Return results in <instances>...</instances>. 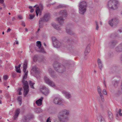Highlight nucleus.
<instances>
[{
  "instance_id": "50",
  "label": "nucleus",
  "mask_w": 122,
  "mask_h": 122,
  "mask_svg": "<svg viewBox=\"0 0 122 122\" xmlns=\"http://www.w3.org/2000/svg\"><path fill=\"white\" fill-rule=\"evenodd\" d=\"M18 17L20 19H22V16L20 15H19L18 16Z\"/></svg>"
},
{
  "instance_id": "14",
  "label": "nucleus",
  "mask_w": 122,
  "mask_h": 122,
  "mask_svg": "<svg viewBox=\"0 0 122 122\" xmlns=\"http://www.w3.org/2000/svg\"><path fill=\"white\" fill-rule=\"evenodd\" d=\"M62 93L64 95L65 97L67 99H69L71 97V96L69 93L65 91H62Z\"/></svg>"
},
{
  "instance_id": "15",
  "label": "nucleus",
  "mask_w": 122,
  "mask_h": 122,
  "mask_svg": "<svg viewBox=\"0 0 122 122\" xmlns=\"http://www.w3.org/2000/svg\"><path fill=\"white\" fill-rule=\"evenodd\" d=\"M97 61L99 68L101 70V69L103 67V65L101 60L99 58L97 59Z\"/></svg>"
},
{
  "instance_id": "18",
  "label": "nucleus",
  "mask_w": 122,
  "mask_h": 122,
  "mask_svg": "<svg viewBox=\"0 0 122 122\" xmlns=\"http://www.w3.org/2000/svg\"><path fill=\"white\" fill-rule=\"evenodd\" d=\"M56 20L61 25H62L64 23V19L62 17L60 16L58 17Z\"/></svg>"
},
{
  "instance_id": "6",
  "label": "nucleus",
  "mask_w": 122,
  "mask_h": 122,
  "mask_svg": "<svg viewBox=\"0 0 122 122\" xmlns=\"http://www.w3.org/2000/svg\"><path fill=\"white\" fill-rule=\"evenodd\" d=\"M44 79L45 82L50 86L54 87L56 85L54 83L49 79L46 76H45Z\"/></svg>"
},
{
  "instance_id": "63",
  "label": "nucleus",
  "mask_w": 122,
  "mask_h": 122,
  "mask_svg": "<svg viewBox=\"0 0 122 122\" xmlns=\"http://www.w3.org/2000/svg\"><path fill=\"white\" fill-rule=\"evenodd\" d=\"M118 117V114H117V115H116V119H117V117Z\"/></svg>"
},
{
  "instance_id": "55",
  "label": "nucleus",
  "mask_w": 122,
  "mask_h": 122,
  "mask_svg": "<svg viewBox=\"0 0 122 122\" xmlns=\"http://www.w3.org/2000/svg\"><path fill=\"white\" fill-rule=\"evenodd\" d=\"M118 114L119 115L121 116H122V113L121 112H118Z\"/></svg>"
},
{
  "instance_id": "19",
  "label": "nucleus",
  "mask_w": 122,
  "mask_h": 122,
  "mask_svg": "<svg viewBox=\"0 0 122 122\" xmlns=\"http://www.w3.org/2000/svg\"><path fill=\"white\" fill-rule=\"evenodd\" d=\"M52 26L55 29L58 30H60L61 29L60 26L58 25H56L54 23H52L51 24Z\"/></svg>"
},
{
  "instance_id": "60",
  "label": "nucleus",
  "mask_w": 122,
  "mask_h": 122,
  "mask_svg": "<svg viewBox=\"0 0 122 122\" xmlns=\"http://www.w3.org/2000/svg\"><path fill=\"white\" fill-rule=\"evenodd\" d=\"M7 83L6 82H4V85L5 86H6L7 85Z\"/></svg>"
},
{
  "instance_id": "20",
  "label": "nucleus",
  "mask_w": 122,
  "mask_h": 122,
  "mask_svg": "<svg viewBox=\"0 0 122 122\" xmlns=\"http://www.w3.org/2000/svg\"><path fill=\"white\" fill-rule=\"evenodd\" d=\"M60 15L64 17H66L67 15L66 10H61L59 12Z\"/></svg>"
},
{
  "instance_id": "37",
  "label": "nucleus",
  "mask_w": 122,
  "mask_h": 122,
  "mask_svg": "<svg viewBox=\"0 0 122 122\" xmlns=\"http://www.w3.org/2000/svg\"><path fill=\"white\" fill-rule=\"evenodd\" d=\"M95 22L96 23V29L97 30H98V29L99 27L98 26V21L97 20L95 21Z\"/></svg>"
},
{
  "instance_id": "4",
  "label": "nucleus",
  "mask_w": 122,
  "mask_h": 122,
  "mask_svg": "<svg viewBox=\"0 0 122 122\" xmlns=\"http://www.w3.org/2000/svg\"><path fill=\"white\" fill-rule=\"evenodd\" d=\"M53 102L54 103L60 105H63L64 103V100L62 98L58 97H55L54 99Z\"/></svg>"
},
{
  "instance_id": "2",
  "label": "nucleus",
  "mask_w": 122,
  "mask_h": 122,
  "mask_svg": "<svg viewBox=\"0 0 122 122\" xmlns=\"http://www.w3.org/2000/svg\"><path fill=\"white\" fill-rule=\"evenodd\" d=\"M119 4L118 0H110L108 2V8L109 9L116 10L118 8Z\"/></svg>"
},
{
  "instance_id": "34",
  "label": "nucleus",
  "mask_w": 122,
  "mask_h": 122,
  "mask_svg": "<svg viewBox=\"0 0 122 122\" xmlns=\"http://www.w3.org/2000/svg\"><path fill=\"white\" fill-rule=\"evenodd\" d=\"M65 7V6L63 5L59 4L58 6H56V8L58 9L61 8H62Z\"/></svg>"
},
{
  "instance_id": "54",
  "label": "nucleus",
  "mask_w": 122,
  "mask_h": 122,
  "mask_svg": "<svg viewBox=\"0 0 122 122\" xmlns=\"http://www.w3.org/2000/svg\"><path fill=\"white\" fill-rule=\"evenodd\" d=\"M4 2V0H0V3L1 4H3Z\"/></svg>"
},
{
  "instance_id": "30",
  "label": "nucleus",
  "mask_w": 122,
  "mask_h": 122,
  "mask_svg": "<svg viewBox=\"0 0 122 122\" xmlns=\"http://www.w3.org/2000/svg\"><path fill=\"white\" fill-rule=\"evenodd\" d=\"M17 100L18 101H19L20 102V105H21L22 103V97L20 96L18 97L17 98Z\"/></svg>"
},
{
  "instance_id": "58",
  "label": "nucleus",
  "mask_w": 122,
  "mask_h": 122,
  "mask_svg": "<svg viewBox=\"0 0 122 122\" xmlns=\"http://www.w3.org/2000/svg\"><path fill=\"white\" fill-rule=\"evenodd\" d=\"M34 60H36V56H34Z\"/></svg>"
},
{
  "instance_id": "23",
  "label": "nucleus",
  "mask_w": 122,
  "mask_h": 122,
  "mask_svg": "<svg viewBox=\"0 0 122 122\" xmlns=\"http://www.w3.org/2000/svg\"><path fill=\"white\" fill-rule=\"evenodd\" d=\"M20 113V110L18 109H17L16 110L15 113L14 117V120H16L17 118Z\"/></svg>"
},
{
  "instance_id": "21",
  "label": "nucleus",
  "mask_w": 122,
  "mask_h": 122,
  "mask_svg": "<svg viewBox=\"0 0 122 122\" xmlns=\"http://www.w3.org/2000/svg\"><path fill=\"white\" fill-rule=\"evenodd\" d=\"M43 99V97H41L40 98L36 101V104L38 106H41L42 104V101Z\"/></svg>"
},
{
  "instance_id": "64",
  "label": "nucleus",
  "mask_w": 122,
  "mask_h": 122,
  "mask_svg": "<svg viewBox=\"0 0 122 122\" xmlns=\"http://www.w3.org/2000/svg\"><path fill=\"white\" fill-rule=\"evenodd\" d=\"M121 61L122 62V54L121 55Z\"/></svg>"
},
{
  "instance_id": "17",
  "label": "nucleus",
  "mask_w": 122,
  "mask_h": 122,
  "mask_svg": "<svg viewBox=\"0 0 122 122\" xmlns=\"http://www.w3.org/2000/svg\"><path fill=\"white\" fill-rule=\"evenodd\" d=\"M33 115H32V116L30 117H29L28 116L24 117L23 118L21 122H28L30 119V118H33Z\"/></svg>"
},
{
  "instance_id": "11",
  "label": "nucleus",
  "mask_w": 122,
  "mask_h": 122,
  "mask_svg": "<svg viewBox=\"0 0 122 122\" xmlns=\"http://www.w3.org/2000/svg\"><path fill=\"white\" fill-rule=\"evenodd\" d=\"M50 14L48 13L45 14L43 17L41 18L42 19V20L44 21H47L50 19Z\"/></svg>"
},
{
  "instance_id": "51",
  "label": "nucleus",
  "mask_w": 122,
  "mask_h": 122,
  "mask_svg": "<svg viewBox=\"0 0 122 122\" xmlns=\"http://www.w3.org/2000/svg\"><path fill=\"white\" fill-rule=\"evenodd\" d=\"M11 30V29H10V28H9L7 30V32L8 33Z\"/></svg>"
},
{
  "instance_id": "36",
  "label": "nucleus",
  "mask_w": 122,
  "mask_h": 122,
  "mask_svg": "<svg viewBox=\"0 0 122 122\" xmlns=\"http://www.w3.org/2000/svg\"><path fill=\"white\" fill-rule=\"evenodd\" d=\"M15 67L16 69V71L17 72L19 73L21 72V71L20 69V68H18V66H15Z\"/></svg>"
},
{
  "instance_id": "32",
  "label": "nucleus",
  "mask_w": 122,
  "mask_h": 122,
  "mask_svg": "<svg viewBox=\"0 0 122 122\" xmlns=\"http://www.w3.org/2000/svg\"><path fill=\"white\" fill-rule=\"evenodd\" d=\"M40 11V9L38 7H37L36 8V15L38 16L39 14V12Z\"/></svg>"
},
{
  "instance_id": "44",
  "label": "nucleus",
  "mask_w": 122,
  "mask_h": 122,
  "mask_svg": "<svg viewBox=\"0 0 122 122\" xmlns=\"http://www.w3.org/2000/svg\"><path fill=\"white\" fill-rule=\"evenodd\" d=\"M22 90V88H19L18 90L19 92V95H21L22 94V93L21 92V91Z\"/></svg>"
},
{
  "instance_id": "8",
  "label": "nucleus",
  "mask_w": 122,
  "mask_h": 122,
  "mask_svg": "<svg viewBox=\"0 0 122 122\" xmlns=\"http://www.w3.org/2000/svg\"><path fill=\"white\" fill-rule=\"evenodd\" d=\"M118 20L116 18L112 19L109 21V25L111 26L116 25L118 22Z\"/></svg>"
},
{
  "instance_id": "7",
  "label": "nucleus",
  "mask_w": 122,
  "mask_h": 122,
  "mask_svg": "<svg viewBox=\"0 0 122 122\" xmlns=\"http://www.w3.org/2000/svg\"><path fill=\"white\" fill-rule=\"evenodd\" d=\"M41 91L46 96H47L49 93V91L48 88L45 86H43L41 88Z\"/></svg>"
},
{
  "instance_id": "46",
  "label": "nucleus",
  "mask_w": 122,
  "mask_h": 122,
  "mask_svg": "<svg viewBox=\"0 0 122 122\" xmlns=\"http://www.w3.org/2000/svg\"><path fill=\"white\" fill-rule=\"evenodd\" d=\"M21 25L24 27H25V23L23 21H21Z\"/></svg>"
},
{
  "instance_id": "43",
  "label": "nucleus",
  "mask_w": 122,
  "mask_h": 122,
  "mask_svg": "<svg viewBox=\"0 0 122 122\" xmlns=\"http://www.w3.org/2000/svg\"><path fill=\"white\" fill-rule=\"evenodd\" d=\"M102 93L103 94L106 95L107 94V91L106 89H104L102 91Z\"/></svg>"
},
{
  "instance_id": "24",
  "label": "nucleus",
  "mask_w": 122,
  "mask_h": 122,
  "mask_svg": "<svg viewBox=\"0 0 122 122\" xmlns=\"http://www.w3.org/2000/svg\"><path fill=\"white\" fill-rule=\"evenodd\" d=\"M115 49L116 51L117 52H119L122 51V44L119 45L116 47Z\"/></svg>"
},
{
  "instance_id": "52",
  "label": "nucleus",
  "mask_w": 122,
  "mask_h": 122,
  "mask_svg": "<svg viewBox=\"0 0 122 122\" xmlns=\"http://www.w3.org/2000/svg\"><path fill=\"white\" fill-rule=\"evenodd\" d=\"M15 44H18V41H15V42H14V45H15Z\"/></svg>"
},
{
  "instance_id": "28",
  "label": "nucleus",
  "mask_w": 122,
  "mask_h": 122,
  "mask_svg": "<svg viewBox=\"0 0 122 122\" xmlns=\"http://www.w3.org/2000/svg\"><path fill=\"white\" fill-rule=\"evenodd\" d=\"M119 83V81H113L112 82L113 85L115 87H117L118 86Z\"/></svg>"
},
{
  "instance_id": "26",
  "label": "nucleus",
  "mask_w": 122,
  "mask_h": 122,
  "mask_svg": "<svg viewBox=\"0 0 122 122\" xmlns=\"http://www.w3.org/2000/svg\"><path fill=\"white\" fill-rule=\"evenodd\" d=\"M42 19L40 18L39 21V26L40 28H41L43 27V20H42Z\"/></svg>"
},
{
  "instance_id": "59",
  "label": "nucleus",
  "mask_w": 122,
  "mask_h": 122,
  "mask_svg": "<svg viewBox=\"0 0 122 122\" xmlns=\"http://www.w3.org/2000/svg\"><path fill=\"white\" fill-rule=\"evenodd\" d=\"M122 111V110L121 109H120L119 110V111L118 112H121Z\"/></svg>"
},
{
  "instance_id": "61",
  "label": "nucleus",
  "mask_w": 122,
  "mask_h": 122,
  "mask_svg": "<svg viewBox=\"0 0 122 122\" xmlns=\"http://www.w3.org/2000/svg\"><path fill=\"white\" fill-rule=\"evenodd\" d=\"M51 6V5L50 4H48L47 5V6L49 7H50Z\"/></svg>"
},
{
  "instance_id": "48",
  "label": "nucleus",
  "mask_w": 122,
  "mask_h": 122,
  "mask_svg": "<svg viewBox=\"0 0 122 122\" xmlns=\"http://www.w3.org/2000/svg\"><path fill=\"white\" fill-rule=\"evenodd\" d=\"M46 122H51V120L50 117L47 118L46 120Z\"/></svg>"
},
{
  "instance_id": "53",
  "label": "nucleus",
  "mask_w": 122,
  "mask_h": 122,
  "mask_svg": "<svg viewBox=\"0 0 122 122\" xmlns=\"http://www.w3.org/2000/svg\"><path fill=\"white\" fill-rule=\"evenodd\" d=\"M34 9H31V10H30V12H31V13H32L34 11Z\"/></svg>"
},
{
  "instance_id": "38",
  "label": "nucleus",
  "mask_w": 122,
  "mask_h": 122,
  "mask_svg": "<svg viewBox=\"0 0 122 122\" xmlns=\"http://www.w3.org/2000/svg\"><path fill=\"white\" fill-rule=\"evenodd\" d=\"M41 110V109L40 108H36L35 110V111L37 113H39Z\"/></svg>"
},
{
  "instance_id": "42",
  "label": "nucleus",
  "mask_w": 122,
  "mask_h": 122,
  "mask_svg": "<svg viewBox=\"0 0 122 122\" xmlns=\"http://www.w3.org/2000/svg\"><path fill=\"white\" fill-rule=\"evenodd\" d=\"M105 78H103V84L105 86V87H106V82L105 81Z\"/></svg>"
},
{
  "instance_id": "13",
  "label": "nucleus",
  "mask_w": 122,
  "mask_h": 122,
  "mask_svg": "<svg viewBox=\"0 0 122 122\" xmlns=\"http://www.w3.org/2000/svg\"><path fill=\"white\" fill-rule=\"evenodd\" d=\"M97 91L98 94L101 97L102 101H103L104 100V97L102 93V91L101 88L99 86H98L97 87Z\"/></svg>"
},
{
  "instance_id": "62",
  "label": "nucleus",
  "mask_w": 122,
  "mask_h": 122,
  "mask_svg": "<svg viewBox=\"0 0 122 122\" xmlns=\"http://www.w3.org/2000/svg\"><path fill=\"white\" fill-rule=\"evenodd\" d=\"M21 66V65L20 64L18 66V68H20V66Z\"/></svg>"
},
{
  "instance_id": "41",
  "label": "nucleus",
  "mask_w": 122,
  "mask_h": 122,
  "mask_svg": "<svg viewBox=\"0 0 122 122\" xmlns=\"http://www.w3.org/2000/svg\"><path fill=\"white\" fill-rule=\"evenodd\" d=\"M30 17L29 18L30 19H33L35 15H32L30 14L29 15Z\"/></svg>"
},
{
  "instance_id": "22",
  "label": "nucleus",
  "mask_w": 122,
  "mask_h": 122,
  "mask_svg": "<svg viewBox=\"0 0 122 122\" xmlns=\"http://www.w3.org/2000/svg\"><path fill=\"white\" fill-rule=\"evenodd\" d=\"M66 33L71 35H75V34L73 32L70 28L66 27Z\"/></svg>"
},
{
  "instance_id": "40",
  "label": "nucleus",
  "mask_w": 122,
  "mask_h": 122,
  "mask_svg": "<svg viewBox=\"0 0 122 122\" xmlns=\"http://www.w3.org/2000/svg\"><path fill=\"white\" fill-rule=\"evenodd\" d=\"M8 25H11L13 24V23L10 21H9L7 23Z\"/></svg>"
},
{
  "instance_id": "45",
  "label": "nucleus",
  "mask_w": 122,
  "mask_h": 122,
  "mask_svg": "<svg viewBox=\"0 0 122 122\" xmlns=\"http://www.w3.org/2000/svg\"><path fill=\"white\" fill-rule=\"evenodd\" d=\"M7 76L6 75H5L3 76V79L4 80H6L7 79Z\"/></svg>"
},
{
  "instance_id": "31",
  "label": "nucleus",
  "mask_w": 122,
  "mask_h": 122,
  "mask_svg": "<svg viewBox=\"0 0 122 122\" xmlns=\"http://www.w3.org/2000/svg\"><path fill=\"white\" fill-rule=\"evenodd\" d=\"M36 45L38 47V48L40 49L41 46V42L40 41H37L36 42Z\"/></svg>"
},
{
  "instance_id": "57",
  "label": "nucleus",
  "mask_w": 122,
  "mask_h": 122,
  "mask_svg": "<svg viewBox=\"0 0 122 122\" xmlns=\"http://www.w3.org/2000/svg\"><path fill=\"white\" fill-rule=\"evenodd\" d=\"M118 31L121 33L122 32V30H118Z\"/></svg>"
},
{
  "instance_id": "35",
  "label": "nucleus",
  "mask_w": 122,
  "mask_h": 122,
  "mask_svg": "<svg viewBox=\"0 0 122 122\" xmlns=\"http://www.w3.org/2000/svg\"><path fill=\"white\" fill-rule=\"evenodd\" d=\"M39 51L40 52L42 53H45V51L44 48H43L41 47L40 48Z\"/></svg>"
},
{
  "instance_id": "12",
  "label": "nucleus",
  "mask_w": 122,
  "mask_h": 122,
  "mask_svg": "<svg viewBox=\"0 0 122 122\" xmlns=\"http://www.w3.org/2000/svg\"><path fill=\"white\" fill-rule=\"evenodd\" d=\"M107 118L108 120H110L111 121H112L113 120V115L112 113L110 111H108L107 113Z\"/></svg>"
},
{
  "instance_id": "16",
  "label": "nucleus",
  "mask_w": 122,
  "mask_h": 122,
  "mask_svg": "<svg viewBox=\"0 0 122 122\" xmlns=\"http://www.w3.org/2000/svg\"><path fill=\"white\" fill-rule=\"evenodd\" d=\"M39 69L36 66H35L32 69L31 72L36 74H38L39 72Z\"/></svg>"
},
{
  "instance_id": "47",
  "label": "nucleus",
  "mask_w": 122,
  "mask_h": 122,
  "mask_svg": "<svg viewBox=\"0 0 122 122\" xmlns=\"http://www.w3.org/2000/svg\"><path fill=\"white\" fill-rule=\"evenodd\" d=\"M5 97H6L7 98H9L10 97V96L8 93H6L5 95Z\"/></svg>"
},
{
  "instance_id": "29",
  "label": "nucleus",
  "mask_w": 122,
  "mask_h": 122,
  "mask_svg": "<svg viewBox=\"0 0 122 122\" xmlns=\"http://www.w3.org/2000/svg\"><path fill=\"white\" fill-rule=\"evenodd\" d=\"M29 82L31 87L32 88L34 89L35 88L33 86V85L35 84V83L31 81H29Z\"/></svg>"
},
{
  "instance_id": "10",
  "label": "nucleus",
  "mask_w": 122,
  "mask_h": 122,
  "mask_svg": "<svg viewBox=\"0 0 122 122\" xmlns=\"http://www.w3.org/2000/svg\"><path fill=\"white\" fill-rule=\"evenodd\" d=\"M53 45L55 47H59L60 46V43L57 41L56 39H52Z\"/></svg>"
},
{
  "instance_id": "56",
  "label": "nucleus",
  "mask_w": 122,
  "mask_h": 122,
  "mask_svg": "<svg viewBox=\"0 0 122 122\" xmlns=\"http://www.w3.org/2000/svg\"><path fill=\"white\" fill-rule=\"evenodd\" d=\"M15 17H13L12 19V21H14L15 20Z\"/></svg>"
},
{
  "instance_id": "49",
  "label": "nucleus",
  "mask_w": 122,
  "mask_h": 122,
  "mask_svg": "<svg viewBox=\"0 0 122 122\" xmlns=\"http://www.w3.org/2000/svg\"><path fill=\"white\" fill-rule=\"evenodd\" d=\"M12 75L13 77H15V73L14 72H12Z\"/></svg>"
},
{
  "instance_id": "27",
  "label": "nucleus",
  "mask_w": 122,
  "mask_h": 122,
  "mask_svg": "<svg viewBox=\"0 0 122 122\" xmlns=\"http://www.w3.org/2000/svg\"><path fill=\"white\" fill-rule=\"evenodd\" d=\"M117 42L116 41H114L111 42V46L112 48H113L114 46L117 44Z\"/></svg>"
},
{
  "instance_id": "5",
  "label": "nucleus",
  "mask_w": 122,
  "mask_h": 122,
  "mask_svg": "<svg viewBox=\"0 0 122 122\" xmlns=\"http://www.w3.org/2000/svg\"><path fill=\"white\" fill-rule=\"evenodd\" d=\"M44 79L45 82L50 86L54 87L56 85L54 83L49 79L46 76H45Z\"/></svg>"
},
{
  "instance_id": "3",
  "label": "nucleus",
  "mask_w": 122,
  "mask_h": 122,
  "mask_svg": "<svg viewBox=\"0 0 122 122\" xmlns=\"http://www.w3.org/2000/svg\"><path fill=\"white\" fill-rule=\"evenodd\" d=\"M78 7L79 13L83 15L86 10V2L84 1L80 2L79 4Z\"/></svg>"
},
{
  "instance_id": "33",
  "label": "nucleus",
  "mask_w": 122,
  "mask_h": 122,
  "mask_svg": "<svg viewBox=\"0 0 122 122\" xmlns=\"http://www.w3.org/2000/svg\"><path fill=\"white\" fill-rule=\"evenodd\" d=\"M99 117L100 122H106V121L104 120V119L101 116H100Z\"/></svg>"
},
{
  "instance_id": "25",
  "label": "nucleus",
  "mask_w": 122,
  "mask_h": 122,
  "mask_svg": "<svg viewBox=\"0 0 122 122\" xmlns=\"http://www.w3.org/2000/svg\"><path fill=\"white\" fill-rule=\"evenodd\" d=\"M90 51V46L88 45L86 47V49L84 51V54L85 56H86L88 55Z\"/></svg>"
},
{
  "instance_id": "9",
  "label": "nucleus",
  "mask_w": 122,
  "mask_h": 122,
  "mask_svg": "<svg viewBox=\"0 0 122 122\" xmlns=\"http://www.w3.org/2000/svg\"><path fill=\"white\" fill-rule=\"evenodd\" d=\"M53 66L56 71L59 72L58 70L59 69H60L61 66L62 67L63 66L62 65H60L58 62H56L54 63Z\"/></svg>"
},
{
  "instance_id": "39",
  "label": "nucleus",
  "mask_w": 122,
  "mask_h": 122,
  "mask_svg": "<svg viewBox=\"0 0 122 122\" xmlns=\"http://www.w3.org/2000/svg\"><path fill=\"white\" fill-rule=\"evenodd\" d=\"M41 10H42L43 8V6L41 4H40L39 5V7H38Z\"/></svg>"
},
{
  "instance_id": "1",
  "label": "nucleus",
  "mask_w": 122,
  "mask_h": 122,
  "mask_svg": "<svg viewBox=\"0 0 122 122\" xmlns=\"http://www.w3.org/2000/svg\"><path fill=\"white\" fill-rule=\"evenodd\" d=\"M27 61L26 60H25L24 61L23 65V71L25 73L23 76L22 82L24 85V95L25 97L28 93L29 91L28 82L27 81H25L24 80L26 78L28 72V71L26 70V69L27 68Z\"/></svg>"
}]
</instances>
